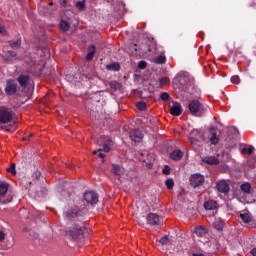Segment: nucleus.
<instances>
[{
  "instance_id": "nucleus-6",
  "label": "nucleus",
  "mask_w": 256,
  "mask_h": 256,
  "mask_svg": "<svg viewBox=\"0 0 256 256\" xmlns=\"http://www.w3.org/2000/svg\"><path fill=\"white\" fill-rule=\"evenodd\" d=\"M22 92L27 93L31 85V77L27 74H20L17 78Z\"/></svg>"
},
{
  "instance_id": "nucleus-39",
  "label": "nucleus",
  "mask_w": 256,
  "mask_h": 256,
  "mask_svg": "<svg viewBox=\"0 0 256 256\" xmlns=\"http://www.w3.org/2000/svg\"><path fill=\"white\" fill-rule=\"evenodd\" d=\"M159 243H161V245H169V237H167V236L162 237V238L159 240Z\"/></svg>"
},
{
  "instance_id": "nucleus-8",
  "label": "nucleus",
  "mask_w": 256,
  "mask_h": 256,
  "mask_svg": "<svg viewBox=\"0 0 256 256\" xmlns=\"http://www.w3.org/2000/svg\"><path fill=\"white\" fill-rule=\"evenodd\" d=\"M203 183H205V177H203V175L201 174H193L190 177V185L192 187H201V185H203Z\"/></svg>"
},
{
  "instance_id": "nucleus-45",
  "label": "nucleus",
  "mask_w": 256,
  "mask_h": 256,
  "mask_svg": "<svg viewBox=\"0 0 256 256\" xmlns=\"http://www.w3.org/2000/svg\"><path fill=\"white\" fill-rule=\"evenodd\" d=\"M4 240H5V232L0 231V241H4Z\"/></svg>"
},
{
  "instance_id": "nucleus-15",
  "label": "nucleus",
  "mask_w": 256,
  "mask_h": 256,
  "mask_svg": "<svg viewBox=\"0 0 256 256\" xmlns=\"http://www.w3.org/2000/svg\"><path fill=\"white\" fill-rule=\"evenodd\" d=\"M217 190L219 193H229V183L225 180H221L217 183Z\"/></svg>"
},
{
  "instance_id": "nucleus-34",
  "label": "nucleus",
  "mask_w": 256,
  "mask_h": 256,
  "mask_svg": "<svg viewBox=\"0 0 256 256\" xmlns=\"http://www.w3.org/2000/svg\"><path fill=\"white\" fill-rule=\"evenodd\" d=\"M231 83H233L234 85H239V83H241V78H239V76L237 75L232 76Z\"/></svg>"
},
{
  "instance_id": "nucleus-37",
  "label": "nucleus",
  "mask_w": 256,
  "mask_h": 256,
  "mask_svg": "<svg viewBox=\"0 0 256 256\" xmlns=\"http://www.w3.org/2000/svg\"><path fill=\"white\" fill-rule=\"evenodd\" d=\"M159 83H160V87H163L164 85H167V83H169V78L162 77L160 78Z\"/></svg>"
},
{
  "instance_id": "nucleus-25",
  "label": "nucleus",
  "mask_w": 256,
  "mask_h": 256,
  "mask_svg": "<svg viewBox=\"0 0 256 256\" xmlns=\"http://www.w3.org/2000/svg\"><path fill=\"white\" fill-rule=\"evenodd\" d=\"M93 57H95V46L91 45L89 47V52L86 56V59H87V61H91V60H93Z\"/></svg>"
},
{
  "instance_id": "nucleus-28",
  "label": "nucleus",
  "mask_w": 256,
  "mask_h": 256,
  "mask_svg": "<svg viewBox=\"0 0 256 256\" xmlns=\"http://www.w3.org/2000/svg\"><path fill=\"white\" fill-rule=\"evenodd\" d=\"M253 151H255V147L250 146L249 148H243L241 153L242 155H253Z\"/></svg>"
},
{
  "instance_id": "nucleus-49",
  "label": "nucleus",
  "mask_w": 256,
  "mask_h": 256,
  "mask_svg": "<svg viewBox=\"0 0 256 256\" xmlns=\"http://www.w3.org/2000/svg\"><path fill=\"white\" fill-rule=\"evenodd\" d=\"M192 256H205V254H193Z\"/></svg>"
},
{
  "instance_id": "nucleus-40",
  "label": "nucleus",
  "mask_w": 256,
  "mask_h": 256,
  "mask_svg": "<svg viewBox=\"0 0 256 256\" xmlns=\"http://www.w3.org/2000/svg\"><path fill=\"white\" fill-rule=\"evenodd\" d=\"M97 153H99V157H100V159H102V163H105V154L99 152V150L93 151V155H97Z\"/></svg>"
},
{
  "instance_id": "nucleus-12",
  "label": "nucleus",
  "mask_w": 256,
  "mask_h": 256,
  "mask_svg": "<svg viewBox=\"0 0 256 256\" xmlns=\"http://www.w3.org/2000/svg\"><path fill=\"white\" fill-rule=\"evenodd\" d=\"M147 223H148V225H160L161 218L156 213H150L147 216Z\"/></svg>"
},
{
  "instance_id": "nucleus-9",
  "label": "nucleus",
  "mask_w": 256,
  "mask_h": 256,
  "mask_svg": "<svg viewBox=\"0 0 256 256\" xmlns=\"http://www.w3.org/2000/svg\"><path fill=\"white\" fill-rule=\"evenodd\" d=\"M84 200L90 205H95L99 202V196L94 191L84 193Z\"/></svg>"
},
{
  "instance_id": "nucleus-23",
  "label": "nucleus",
  "mask_w": 256,
  "mask_h": 256,
  "mask_svg": "<svg viewBox=\"0 0 256 256\" xmlns=\"http://www.w3.org/2000/svg\"><path fill=\"white\" fill-rule=\"evenodd\" d=\"M14 57H17V52H15V51H8L3 56V59H4V61H11L12 59H14Z\"/></svg>"
},
{
  "instance_id": "nucleus-1",
  "label": "nucleus",
  "mask_w": 256,
  "mask_h": 256,
  "mask_svg": "<svg viewBox=\"0 0 256 256\" xmlns=\"http://www.w3.org/2000/svg\"><path fill=\"white\" fill-rule=\"evenodd\" d=\"M67 237L72 241H83L85 237H89V229L85 226L75 225L66 232Z\"/></svg>"
},
{
  "instance_id": "nucleus-24",
  "label": "nucleus",
  "mask_w": 256,
  "mask_h": 256,
  "mask_svg": "<svg viewBox=\"0 0 256 256\" xmlns=\"http://www.w3.org/2000/svg\"><path fill=\"white\" fill-rule=\"evenodd\" d=\"M214 227L215 229H217L218 231H222L223 228L225 227V222H223V220L221 219H217L214 222Z\"/></svg>"
},
{
  "instance_id": "nucleus-36",
  "label": "nucleus",
  "mask_w": 256,
  "mask_h": 256,
  "mask_svg": "<svg viewBox=\"0 0 256 256\" xmlns=\"http://www.w3.org/2000/svg\"><path fill=\"white\" fill-rule=\"evenodd\" d=\"M174 186H175V182H173V179L166 180L167 189H173Z\"/></svg>"
},
{
  "instance_id": "nucleus-20",
  "label": "nucleus",
  "mask_w": 256,
  "mask_h": 256,
  "mask_svg": "<svg viewBox=\"0 0 256 256\" xmlns=\"http://www.w3.org/2000/svg\"><path fill=\"white\" fill-rule=\"evenodd\" d=\"M204 208L207 211H213V209H217V202L215 200H208L204 203Z\"/></svg>"
},
{
  "instance_id": "nucleus-27",
  "label": "nucleus",
  "mask_w": 256,
  "mask_h": 256,
  "mask_svg": "<svg viewBox=\"0 0 256 256\" xmlns=\"http://www.w3.org/2000/svg\"><path fill=\"white\" fill-rule=\"evenodd\" d=\"M240 218L242 219L243 223H251L252 221L251 214L249 213L240 214Z\"/></svg>"
},
{
  "instance_id": "nucleus-41",
  "label": "nucleus",
  "mask_w": 256,
  "mask_h": 256,
  "mask_svg": "<svg viewBox=\"0 0 256 256\" xmlns=\"http://www.w3.org/2000/svg\"><path fill=\"white\" fill-rule=\"evenodd\" d=\"M169 93H167V92H164V93H162L161 95H160V99L162 100V101H169Z\"/></svg>"
},
{
  "instance_id": "nucleus-17",
  "label": "nucleus",
  "mask_w": 256,
  "mask_h": 256,
  "mask_svg": "<svg viewBox=\"0 0 256 256\" xmlns=\"http://www.w3.org/2000/svg\"><path fill=\"white\" fill-rule=\"evenodd\" d=\"M203 163L207 165H219V158L215 156H206L202 158Z\"/></svg>"
},
{
  "instance_id": "nucleus-35",
  "label": "nucleus",
  "mask_w": 256,
  "mask_h": 256,
  "mask_svg": "<svg viewBox=\"0 0 256 256\" xmlns=\"http://www.w3.org/2000/svg\"><path fill=\"white\" fill-rule=\"evenodd\" d=\"M24 231H25V232H28L29 235H30V237H32V239H37V237H39V235L36 234V232L33 231V230H29V229L25 228Z\"/></svg>"
},
{
  "instance_id": "nucleus-32",
  "label": "nucleus",
  "mask_w": 256,
  "mask_h": 256,
  "mask_svg": "<svg viewBox=\"0 0 256 256\" xmlns=\"http://www.w3.org/2000/svg\"><path fill=\"white\" fill-rule=\"evenodd\" d=\"M155 49H157V42H155V40L152 39V40H150L148 51L150 53H153V51H155Z\"/></svg>"
},
{
  "instance_id": "nucleus-3",
  "label": "nucleus",
  "mask_w": 256,
  "mask_h": 256,
  "mask_svg": "<svg viewBox=\"0 0 256 256\" xmlns=\"http://www.w3.org/2000/svg\"><path fill=\"white\" fill-rule=\"evenodd\" d=\"M15 123L14 121V115L13 112L7 110V109H0V127L1 129H5L6 131H9V127L5 126L7 123Z\"/></svg>"
},
{
  "instance_id": "nucleus-19",
  "label": "nucleus",
  "mask_w": 256,
  "mask_h": 256,
  "mask_svg": "<svg viewBox=\"0 0 256 256\" xmlns=\"http://www.w3.org/2000/svg\"><path fill=\"white\" fill-rule=\"evenodd\" d=\"M194 233L195 235H197V237H205L208 233L207 228L203 227V226H197L194 229Z\"/></svg>"
},
{
  "instance_id": "nucleus-16",
  "label": "nucleus",
  "mask_w": 256,
  "mask_h": 256,
  "mask_svg": "<svg viewBox=\"0 0 256 256\" xmlns=\"http://www.w3.org/2000/svg\"><path fill=\"white\" fill-rule=\"evenodd\" d=\"M65 215L67 219H75L79 217V208L78 207L70 208L66 211Z\"/></svg>"
},
{
  "instance_id": "nucleus-30",
  "label": "nucleus",
  "mask_w": 256,
  "mask_h": 256,
  "mask_svg": "<svg viewBox=\"0 0 256 256\" xmlns=\"http://www.w3.org/2000/svg\"><path fill=\"white\" fill-rule=\"evenodd\" d=\"M240 189H241V191H243V193H250V191H251V184H249V183L242 184L240 186Z\"/></svg>"
},
{
  "instance_id": "nucleus-13",
  "label": "nucleus",
  "mask_w": 256,
  "mask_h": 256,
  "mask_svg": "<svg viewBox=\"0 0 256 256\" xmlns=\"http://www.w3.org/2000/svg\"><path fill=\"white\" fill-rule=\"evenodd\" d=\"M130 139L134 141V143H141V141H143V133L139 130H133L130 133Z\"/></svg>"
},
{
  "instance_id": "nucleus-5",
  "label": "nucleus",
  "mask_w": 256,
  "mask_h": 256,
  "mask_svg": "<svg viewBox=\"0 0 256 256\" xmlns=\"http://www.w3.org/2000/svg\"><path fill=\"white\" fill-rule=\"evenodd\" d=\"M98 145H102L103 148L98 149L99 152L104 151V153H109L111 147H113V140L107 136H101L97 140Z\"/></svg>"
},
{
  "instance_id": "nucleus-51",
  "label": "nucleus",
  "mask_w": 256,
  "mask_h": 256,
  "mask_svg": "<svg viewBox=\"0 0 256 256\" xmlns=\"http://www.w3.org/2000/svg\"><path fill=\"white\" fill-rule=\"evenodd\" d=\"M30 137H33V134H30Z\"/></svg>"
},
{
  "instance_id": "nucleus-4",
  "label": "nucleus",
  "mask_w": 256,
  "mask_h": 256,
  "mask_svg": "<svg viewBox=\"0 0 256 256\" xmlns=\"http://www.w3.org/2000/svg\"><path fill=\"white\" fill-rule=\"evenodd\" d=\"M201 139H203L201 130L194 129L191 131L189 141L194 149H197L201 145Z\"/></svg>"
},
{
  "instance_id": "nucleus-50",
  "label": "nucleus",
  "mask_w": 256,
  "mask_h": 256,
  "mask_svg": "<svg viewBox=\"0 0 256 256\" xmlns=\"http://www.w3.org/2000/svg\"><path fill=\"white\" fill-rule=\"evenodd\" d=\"M24 141H27V138H23Z\"/></svg>"
},
{
  "instance_id": "nucleus-10",
  "label": "nucleus",
  "mask_w": 256,
  "mask_h": 256,
  "mask_svg": "<svg viewBox=\"0 0 256 256\" xmlns=\"http://www.w3.org/2000/svg\"><path fill=\"white\" fill-rule=\"evenodd\" d=\"M7 191H9V183L0 182V203H9L11 200L5 199V195H7Z\"/></svg>"
},
{
  "instance_id": "nucleus-2",
  "label": "nucleus",
  "mask_w": 256,
  "mask_h": 256,
  "mask_svg": "<svg viewBox=\"0 0 256 256\" xmlns=\"http://www.w3.org/2000/svg\"><path fill=\"white\" fill-rule=\"evenodd\" d=\"M188 109L194 117H203L207 112V107H205L199 100H192L188 105Z\"/></svg>"
},
{
  "instance_id": "nucleus-11",
  "label": "nucleus",
  "mask_w": 256,
  "mask_h": 256,
  "mask_svg": "<svg viewBox=\"0 0 256 256\" xmlns=\"http://www.w3.org/2000/svg\"><path fill=\"white\" fill-rule=\"evenodd\" d=\"M170 113L171 115L179 117V115L183 113V108L181 107V104L178 102H172V106H170Z\"/></svg>"
},
{
  "instance_id": "nucleus-47",
  "label": "nucleus",
  "mask_w": 256,
  "mask_h": 256,
  "mask_svg": "<svg viewBox=\"0 0 256 256\" xmlns=\"http://www.w3.org/2000/svg\"><path fill=\"white\" fill-rule=\"evenodd\" d=\"M34 177H36V179H38V177H41V172H36V173L34 174Z\"/></svg>"
},
{
  "instance_id": "nucleus-26",
  "label": "nucleus",
  "mask_w": 256,
  "mask_h": 256,
  "mask_svg": "<svg viewBox=\"0 0 256 256\" xmlns=\"http://www.w3.org/2000/svg\"><path fill=\"white\" fill-rule=\"evenodd\" d=\"M8 43L12 49H20L21 48V39H18L15 41H9Z\"/></svg>"
},
{
  "instance_id": "nucleus-44",
  "label": "nucleus",
  "mask_w": 256,
  "mask_h": 256,
  "mask_svg": "<svg viewBox=\"0 0 256 256\" xmlns=\"http://www.w3.org/2000/svg\"><path fill=\"white\" fill-rule=\"evenodd\" d=\"M0 34L1 35H7V30H5V27L0 26Z\"/></svg>"
},
{
  "instance_id": "nucleus-21",
  "label": "nucleus",
  "mask_w": 256,
  "mask_h": 256,
  "mask_svg": "<svg viewBox=\"0 0 256 256\" xmlns=\"http://www.w3.org/2000/svg\"><path fill=\"white\" fill-rule=\"evenodd\" d=\"M153 61H154V63H156V65H163V64L167 63V57H165V55L161 54V55L156 56L153 59Z\"/></svg>"
},
{
  "instance_id": "nucleus-29",
  "label": "nucleus",
  "mask_w": 256,
  "mask_h": 256,
  "mask_svg": "<svg viewBox=\"0 0 256 256\" xmlns=\"http://www.w3.org/2000/svg\"><path fill=\"white\" fill-rule=\"evenodd\" d=\"M119 64L118 63H112V64H108L107 66H106V69L108 70V71H119Z\"/></svg>"
},
{
  "instance_id": "nucleus-43",
  "label": "nucleus",
  "mask_w": 256,
  "mask_h": 256,
  "mask_svg": "<svg viewBox=\"0 0 256 256\" xmlns=\"http://www.w3.org/2000/svg\"><path fill=\"white\" fill-rule=\"evenodd\" d=\"M147 67V62L145 61H140L138 64L139 69H145Z\"/></svg>"
},
{
  "instance_id": "nucleus-33",
  "label": "nucleus",
  "mask_w": 256,
  "mask_h": 256,
  "mask_svg": "<svg viewBox=\"0 0 256 256\" xmlns=\"http://www.w3.org/2000/svg\"><path fill=\"white\" fill-rule=\"evenodd\" d=\"M136 107L140 111H145V109H147V104L145 102H138Z\"/></svg>"
},
{
  "instance_id": "nucleus-14",
  "label": "nucleus",
  "mask_w": 256,
  "mask_h": 256,
  "mask_svg": "<svg viewBox=\"0 0 256 256\" xmlns=\"http://www.w3.org/2000/svg\"><path fill=\"white\" fill-rule=\"evenodd\" d=\"M111 172L116 175V177H123V175H125V169L119 164H112Z\"/></svg>"
},
{
  "instance_id": "nucleus-31",
  "label": "nucleus",
  "mask_w": 256,
  "mask_h": 256,
  "mask_svg": "<svg viewBox=\"0 0 256 256\" xmlns=\"http://www.w3.org/2000/svg\"><path fill=\"white\" fill-rule=\"evenodd\" d=\"M70 28L71 26L67 23V21L62 20L60 22V29H62V31H69Z\"/></svg>"
},
{
  "instance_id": "nucleus-18",
  "label": "nucleus",
  "mask_w": 256,
  "mask_h": 256,
  "mask_svg": "<svg viewBox=\"0 0 256 256\" xmlns=\"http://www.w3.org/2000/svg\"><path fill=\"white\" fill-rule=\"evenodd\" d=\"M170 158L173 161H181V159H183V151L174 150L172 153H170Z\"/></svg>"
},
{
  "instance_id": "nucleus-46",
  "label": "nucleus",
  "mask_w": 256,
  "mask_h": 256,
  "mask_svg": "<svg viewBox=\"0 0 256 256\" xmlns=\"http://www.w3.org/2000/svg\"><path fill=\"white\" fill-rule=\"evenodd\" d=\"M164 175H169V167L165 168L163 170Z\"/></svg>"
},
{
  "instance_id": "nucleus-7",
  "label": "nucleus",
  "mask_w": 256,
  "mask_h": 256,
  "mask_svg": "<svg viewBox=\"0 0 256 256\" xmlns=\"http://www.w3.org/2000/svg\"><path fill=\"white\" fill-rule=\"evenodd\" d=\"M21 89L15 80H8L5 88L6 95H15Z\"/></svg>"
},
{
  "instance_id": "nucleus-42",
  "label": "nucleus",
  "mask_w": 256,
  "mask_h": 256,
  "mask_svg": "<svg viewBox=\"0 0 256 256\" xmlns=\"http://www.w3.org/2000/svg\"><path fill=\"white\" fill-rule=\"evenodd\" d=\"M76 7H77V9H79L80 11H83V9H85V2H77V3H76Z\"/></svg>"
},
{
  "instance_id": "nucleus-38",
  "label": "nucleus",
  "mask_w": 256,
  "mask_h": 256,
  "mask_svg": "<svg viewBox=\"0 0 256 256\" xmlns=\"http://www.w3.org/2000/svg\"><path fill=\"white\" fill-rule=\"evenodd\" d=\"M8 173H12V175H17V171L15 170V163L11 164L10 168L7 169Z\"/></svg>"
},
{
  "instance_id": "nucleus-48",
  "label": "nucleus",
  "mask_w": 256,
  "mask_h": 256,
  "mask_svg": "<svg viewBox=\"0 0 256 256\" xmlns=\"http://www.w3.org/2000/svg\"><path fill=\"white\" fill-rule=\"evenodd\" d=\"M251 255L256 256V248H253V249L251 250Z\"/></svg>"
},
{
  "instance_id": "nucleus-22",
  "label": "nucleus",
  "mask_w": 256,
  "mask_h": 256,
  "mask_svg": "<svg viewBox=\"0 0 256 256\" xmlns=\"http://www.w3.org/2000/svg\"><path fill=\"white\" fill-rule=\"evenodd\" d=\"M209 140L212 145H217V143H219V138H217V131L210 130Z\"/></svg>"
}]
</instances>
